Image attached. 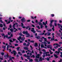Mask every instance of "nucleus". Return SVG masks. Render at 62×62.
<instances>
[{
  "label": "nucleus",
  "mask_w": 62,
  "mask_h": 62,
  "mask_svg": "<svg viewBox=\"0 0 62 62\" xmlns=\"http://www.w3.org/2000/svg\"><path fill=\"white\" fill-rule=\"evenodd\" d=\"M10 30L12 33L13 32V29L12 28L11 29H10Z\"/></svg>",
  "instance_id": "nucleus-17"
},
{
  "label": "nucleus",
  "mask_w": 62,
  "mask_h": 62,
  "mask_svg": "<svg viewBox=\"0 0 62 62\" xmlns=\"http://www.w3.org/2000/svg\"><path fill=\"white\" fill-rule=\"evenodd\" d=\"M55 53H56V54H60V52H58L57 51H56L55 52Z\"/></svg>",
  "instance_id": "nucleus-21"
},
{
  "label": "nucleus",
  "mask_w": 62,
  "mask_h": 62,
  "mask_svg": "<svg viewBox=\"0 0 62 62\" xmlns=\"http://www.w3.org/2000/svg\"><path fill=\"white\" fill-rule=\"evenodd\" d=\"M38 24L39 25H43V24H42V23L40 22H39L38 23Z\"/></svg>",
  "instance_id": "nucleus-19"
},
{
  "label": "nucleus",
  "mask_w": 62,
  "mask_h": 62,
  "mask_svg": "<svg viewBox=\"0 0 62 62\" xmlns=\"http://www.w3.org/2000/svg\"><path fill=\"white\" fill-rule=\"evenodd\" d=\"M48 39H51V37H48Z\"/></svg>",
  "instance_id": "nucleus-64"
},
{
  "label": "nucleus",
  "mask_w": 62,
  "mask_h": 62,
  "mask_svg": "<svg viewBox=\"0 0 62 62\" xmlns=\"http://www.w3.org/2000/svg\"><path fill=\"white\" fill-rule=\"evenodd\" d=\"M1 54L2 55H4L5 54L3 53H1Z\"/></svg>",
  "instance_id": "nucleus-47"
},
{
  "label": "nucleus",
  "mask_w": 62,
  "mask_h": 62,
  "mask_svg": "<svg viewBox=\"0 0 62 62\" xmlns=\"http://www.w3.org/2000/svg\"><path fill=\"white\" fill-rule=\"evenodd\" d=\"M19 35L20 36H23V34H22V33L21 32H20V33H19Z\"/></svg>",
  "instance_id": "nucleus-46"
},
{
  "label": "nucleus",
  "mask_w": 62,
  "mask_h": 62,
  "mask_svg": "<svg viewBox=\"0 0 62 62\" xmlns=\"http://www.w3.org/2000/svg\"><path fill=\"white\" fill-rule=\"evenodd\" d=\"M57 25L58 26H61V25L60 24L58 23L57 24Z\"/></svg>",
  "instance_id": "nucleus-59"
},
{
  "label": "nucleus",
  "mask_w": 62,
  "mask_h": 62,
  "mask_svg": "<svg viewBox=\"0 0 62 62\" xmlns=\"http://www.w3.org/2000/svg\"><path fill=\"white\" fill-rule=\"evenodd\" d=\"M21 27H22L23 26H24V25H23V23H21Z\"/></svg>",
  "instance_id": "nucleus-25"
},
{
  "label": "nucleus",
  "mask_w": 62,
  "mask_h": 62,
  "mask_svg": "<svg viewBox=\"0 0 62 62\" xmlns=\"http://www.w3.org/2000/svg\"><path fill=\"white\" fill-rule=\"evenodd\" d=\"M23 45L24 46H26V43H23Z\"/></svg>",
  "instance_id": "nucleus-48"
},
{
  "label": "nucleus",
  "mask_w": 62,
  "mask_h": 62,
  "mask_svg": "<svg viewBox=\"0 0 62 62\" xmlns=\"http://www.w3.org/2000/svg\"><path fill=\"white\" fill-rule=\"evenodd\" d=\"M9 27L10 28H11V27H12V25L11 24H10L9 26Z\"/></svg>",
  "instance_id": "nucleus-44"
},
{
  "label": "nucleus",
  "mask_w": 62,
  "mask_h": 62,
  "mask_svg": "<svg viewBox=\"0 0 62 62\" xmlns=\"http://www.w3.org/2000/svg\"><path fill=\"white\" fill-rule=\"evenodd\" d=\"M44 54H46V56H48V54H47V53H46V52H45L44 53Z\"/></svg>",
  "instance_id": "nucleus-45"
},
{
  "label": "nucleus",
  "mask_w": 62,
  "mask_h": 62,
  "mask_svg": "<svg viewBox=\"0 0 62 62\" xmlns=\"http://www.w3.org/2000/svg\"><path fill=\"white\" fill-rule=\"evenodd\" d=\"M10 23V21H8L7 23H6L7 24H8V23Z\"/></svg>",
  "instance_id": "nucleus-42"
},
{
  "label": "nucleus",
  "mask_w": 62,
  "mask_h": 62,
  "mask_svg": "<svg viewBox=\"0 0 62 62\" xmlns=\"http://www.w3.org/2000/svg\"><path fill=\"white\" fill-rule=\"evenodd\" d=\"M54 22V20H52L50 21V23L49 24V25L51 27H52L53 26V24H53V22Z\"/></svg>",
  "instance_id": "nucleus-4"
},
{
  "label": "nucleus",
  "mask_w": 62,
  "mask_h": 62,
  "mask_svg": "<svg viewBox=\"0 0 62 62\" xmlns=\"http://www.w3.org/2000/svg\"><path fill=\"white\" fill-rule=\"evenodd\" d=\"M35 22L36 23H38V20H36L35 21Z\"/></svg>",
  "instance_id": "nucleus-62"
},
{
  "label": "nucleus",
  "mask_w": 62,
  "mask_h": 62,
  "mask_svg": "<svg viewBox=\"0 0 62 62\" xmlns=\"http://www.w3.org/2000/svg\"><path fill=\"white\" fill-rule=\"evenodd\" d=\"M11 32H8V35H10V34H11Z\"/></svg>",
  "instance_id": "nucleus-37"
},
{
  "label": "nucleus",
  "mask_w": 62,
  "mask_h": 62,
  "mask_svg": "<svg viewBox=\"0 0 62 62\" xmlns=\"http://www.w3.org/2000/svg\"><path fill=\"white\" fill-rule=\"evenodd\" d=\"M54 57H55L56 58H58L59 57L57 55L55 54H54Z\"/></svg>",
  "instance_id": "nucleus-13"
},
{
  "label": "nucleus",
  "mask_w": 62,
  "mask_h": 62,
  "mask_svg": "<svg viewBox=\"0 0 62 62\" xmlns=\"http://www.w3.org/2000/svg\"><path fill=\"white\" fill-rule=\"evenodd\" d=\"M37 28H38L39 29H40V27H39V26H37Z\"/></svg>",
  "instance_id": "nucleus-52"
},
{
  "label": "nucleus",
  "mask_w": 62,
  "mask_h": 62,
  "mask_svg": "<svg viewBox=\"0 0 62 62\" xmlns=\"http://www.w3.org/2000/svg\"><path fill=\"white\" fill-rule=\"evenodd\" d=\"M22 28L24 29H25V28H26V29H28V28H29L28 29L29 31H30L31 30V27H30V26H27V27H26L23 26H22Z\"/></svg>",
  "instance_id": "nucleus-2"
},
{
  "label": "nucleus",
  "mask_w": 62,
  "mask_h": 62,
  "mask_svg": "<svg viewBox=\"0 0 62 62\" xmlns=\"http://www.w3.org/2000/svg\"><path fill=\"white\" fill-rule=\"evenodd\" d=\"M48 33L47 34V36H50L51 35V33L49 32H48Z\"/></svg>",
  "instance_id": "nucleus-33"
},
{
  "label": "nucleus",
  "mask_w": 62,
  "mask_h": 62,
  "mask_svg": "<svg viewBox=\"0 0 62 62\" xmlns=\"http://www.w3.org/2000/svg\"><path fill=\"white\" fill-rule=\"evenodd\" d=\"M58 48V46H56L55 47H54V48H55V49H57V48Z\"/></svg>",
  "instance_id": "nucleus-41"
},
{
  "label": "nucleus",
  "mask_w": 62,
  "mask_h": 62,
  "mask_svg": "<svg viewBox=\"0 0 62 62\" xmlns=\"http://www.w3.org/2000/svg\"><path fill=\"white\" fill-rule=\"evenodd\" d=\"M6 56L7 58H8L9 56H8V53L6 55H5L4 56L5 57H6Z\"/></svg>",
  "instance_id": "nucleus-15"
},
{
  "label": "nucleus",
  "mask_w": 62,
  "mask_h": 62,
  "mask_svg": "<svg viewBox=\"0 0 62 62\" xmlns=\"http://www.w3.org/2000/svg\"><path fill=\"white\" fill-rule=\"evenodd\" d=\"M54 25L55 26H57V24L56 23H54Z\"/></svg>",
  "instance_id": "nucleus-55"
},
{
  "label": "nucleus",
  "mask_w": 62,
  "mask_h": 62,
  "mask_svg": "<svg viewBox=\"0 0 62 62\" xmlns=\"http://www.w3.org/2000/svg\"><path fill=\"white\" fill-rule=\"evenodd\" d=\"M57 34L59 36V37H60V33H57Z\"/></svg>",
  "instance_id": "nucleus-54"
},
{
  "label": "nucleus",
  "mask_w": 62,
  "mask_h": 62,
  "mask_svg": "<svg viewBox=\"0 0 62 62\" xmlns=\"http://www.w3.org/2000/svg\"><path fill=\"white\" fill-rule=\"evenodd\" d=\"M35 58H39V56H36Z\"/></svg>",
  "instance_id": "nucleus-35"
},
{
  "label": "nucleus",
  "mask_w": 62,
  "mask_h": 62,
  "mask_svg": "<svg viewBox=\"0 0 62 62\" xmlns=\"http://www.w3.org/2000/svg\"><path fill=\"white\" fill-rule=\"evenodd\" d=\"M51 17H54V14H51Z\"/></svg>",
  "instance_id": "nucleus-34"
},
{
  "label": "nucleus",
  "mask_w": 62,
  "mask_h": 62,
  "mask_svg": "<svg viewBox=\"0 0 62 62\" xmlns=\"http://www.w3.org/2000/svg\"><path fill=\"white\" fill-rule=\"evenodd\" d=\"M31 18L32 19H34V17H33V16H31Z\"/></svg>",
  "instance_id": "nucleus-49"
},
{
  "label": "nucleus",
  "mask_w": 62,
  "mask_h": 62,
  "mask_svg": "<svg viewBox=\"0 0 62 62\" xmlns=\"http://www.w3.org/2000/svg\"><path fill=\"white\" fill-rule=\"evenodd\" d=\"M19 49H20V47H18L16 48V49H17V51H19Z\"/></svg>",
  "instance_id": "nucleus-23"
},
{
  "label": "nucleus",
  "mask_w": 62,
  "mask_h": 62,
  "mask_svg": "<svg viewBox=\"0 0 62 62\" xmlns=\"http://www.w3.org/2000/svg\"><path fill=\"white\" fill-rule=\"evenodd\" d=\"M41 47L42 48H44V45H43V44H42L41 45Z\"/></svg>",
  "instance_id": "nucleus-18"
},
{
  "label": "nucleus",
  "mask_w": 62,
  "mask_h": 62,
  "mask_svg": "<svg viewBox=\"0 0 62 62\" xmlns=\"http://www.w3.org/2000/svg\"><path fill=\"white\" fill-rule=\"evenodd\" d=\"M62 59H61L59 61V62H62Z\"/></svg>",
  "instance_id": "nucleus-53"
},
{
  "label": "nucleus",
  "mask_w": 62,
  "mask_h": 62,
  "mask_svg": "<svg viewBox=\"0 0 62 62\" xmlns=\"http://www.w3.org/2000/svg\"><path fill=\"white\" fill-rule=\"evenodd\" d=\"M30 55H27L26 56V57H30Z\"/></svg>",
  "instance_id": "nucleus-50"
},
{
  "label": "nucleus",
  "mask_w": 62,
  "mask_h": 62,
  "mask_svg": "<svg viewBox=\"0 0 62 62\" xmlns=\"http://www.w3.org/2000/svg\"><path fill=\"white\" fill-rule=\"evenodd\" d=\"M33 59H31L29 61V62H33Z\"/></svg>",
  "instance_id": "nucleus-36"
},
{
  "label": "nucleus",
  "mask_w": 62,
  "mask_h": 62,
  "mask_svg": "<svg viewBox=\"0 0 62 62\" xmlns=\"http://www.w3.org/2000/svg\"><path fill=\"white\" fill-rule=\"evenodd\" d=\"M31 21V20H28L27 21V22H30Z\"/></svg>",
  "instance_id": "nucleus-60"
},
{
  "label": "nucleus",
  "mask_w": 62,
  "mask_h": 62,
  "mask_svg": "<svg viewBox=\"0 0 62 62\" xmlns=\"http://www.w3.org/2000/svg\"><path fill=\"white\" fill-rule=\"evenodd\" d=\"M31 31L33 33H36V31H35V29L33 28H31Z\"/></svg>",
  "instance_id": "nucleus-5"
},
{
  "label": "nucleus",
  "mask_w": 62,
  "mask_h": 62,
  "mask_svg": "<svg viewBox=\"0 0 62 62\" xmlns=\"http://www.w3.org/2000/svg\"><path fill=\"white\" fill-rule=\"evenodd\" d=\"M36 38H37V39H39L40 38V37L39 36H38L37 37H35Z\"/></svg>",
  "instance_id": "nucleus-14"
},
{
  "label": "nucleus",
  "mask_w": 62,
  "mask_h": 62,
  "mask_svg": "<svg viewBox=\"0 0 62 62\" xmlns=\"http://www.w3.org/2000/svg\"><path fill=\"white\" fill-rule=\"evenodd\" d=\"M48 30V32H50V31H52V30L51 29H49V30Z\"/></svg>",
  "instance_id": "nucleus-40"
},
{
  "label": "nucleus",
  "mask_w": 62,
  "mask_h": 62,
  "mask_svg": "<svg viewBox=\"0 0 62 62\" xmlns=\"http://www.w3.org/2000/svg\"><path fill=\"white\" fill-rule=\"evenodd\" d=\"M6 47V46H2V48H4V50H5V48Z\"/></svg>",
  "instance_id": "nucleus-26"
},
{
  "label": "nucleus",
  "mask_w": 62,
  "mask_h": 62,
  "mask_svg": "<svg viewBox=\"0 0 62 62\" xmlns=\"http://www.w3.org/2000/svg\"><path fill=\"white\" fill-rule=\"evenodd\" d=\"M25 37H21V39L22 41H24V40H25Z\"/></svg>",
  "instance_id": "nucleus-11"
},
{
  "label": "nucleus",
  "mask_w": 62,
  "mask_h": 62,
  "mask_svg": "<svg viewBox=\"0 0 62 62\" xmlns=\"http://www.w3.org/2000/svg\"><path fill=\"white\" fill-rule=\"evenodd\" d=\"M42 51L43 52H46V51L45 50V49H43L42 50Z\"/></svg>",
  "instance_id": "nucleus-56"
},
{
  "label": "nucleus",
  "mask_w": 62,
  "mask_h": 62,
  "mask_svg": "<svg viewBox=\"0 0 62 62\" xmlns=\"http://www.w3.org/2000/svg\"><path fill=\"white\" fill-rule=\"evenodd\" d=\"M40 25V28H42L43 27H44V26H43L42 25Z\"/></svg>",
  "instance_id": "nucleus-38"
},
{
  "label": "nucleus",
  "mask_w": 62,
  "mask_h": 62,
  "mask_svg": "<svg viewBox=\"0 0 62 62\" xmlns=\"http://www.w3.org/2000/svg\"><path fill=\"white\" fill-rule=\"evenodd\" d=\"M42 57H45V54H44V55H42Z\"/></svg>",
  "instance_id": "nucleus-57"
},
{
  "label": "nucleus",
  "mask_w": 62,
  "mask_h": 62,
  "mask_svg": "<svg viewBox=\"0 0 62 62\" xmlns=\"http://www.w3.org/2000/svg\"><path fill=\"white\" fill-rule=\"evenodd\" d=\"M54 26H53V27L52 28V29L53 30V31H54V30H55L54 29Z\"/></svg>",
  "instance_id": "nucleus-32"
},
{
  "label": "nucleus",
  "mask_w": 62,
  "mask_h": 62,
  "mask_svg": "<svg viewBox=\"0 0 62 62\" xmlns=\"http://www.w3.org/2000/svg\"><path fill=\"white\" fill-rule=\"evenodd\" d=\"M13 52L14 53V55L15 56L16 55V51L15 50H13Z\"/></svg>",
  "instance_id": "nucleus-10"
},
{
  "label": "nucleus",
  "mask_w": 62,
  "mask_h": 62,
  "mask_svg": "<svg viewBox=\"0 0 62 62\" xmlns=\"http://www.w3.org/2000/svg\"><path fill=\"white\" fill-rule=\"evenodd\" d=\"M9 41H10L11 43H12V42H13V41L11 39H9Z\"/></svg>",
  "instance_id": "nucleus-22"
},
{
  "label": "nucleus",
  "mask_w": 62,
  "mask_h": 62,
  "mask_svg": "<svg viewBox=\"0 0 62 62\" xmlns=\"http://www.w3.org/2000/svg\"><path fill=\"white\" fill-rule=\"evenodd\" d=\"M44 39L45 40L44 41L45 42H47V39L46 38H44Z\"/></svg>",
  "instance_id": "nucleus-16"
},
{
  "label": "nucleus",
  "mask_w": 62,
  "mask_h": 62,
  "mask_svg": "<svg viewBox=\"0 0 62 62\" xmlns=\"http://www.w3.org/2000/svg\"><path fill=\"white\" fill-rule=\"evenodd\" d=\"M39 59H40L39 60V61H42V60H44V59H45L44 58H42L41 57H40Z\"/></svg>",
  "instance_id": "nucleus-8"
},
{
  "label": "nucleus",
  "mask_w": 62,
  "mask_h": 62,
  "mask_svg": "<svg viewBox=\"0 0 62 62\" xmlns=\"http://www.w3.org/2000/svg\"><path fill=\"white\" fill-rule=\"evenodd\" d=\"M24 49H25V50H28V52H30V50H28V49H29V48L28 47H25L23 48Z\"/></svg>",
  "instance_id": "nucleus-7"
},
{
  "label": "nucleus",
  "mask_w": 62,
  "mask_h": 62,
  "mask_svg": "<svg viewBox=\"0 0 62 62\" xmlns=\"http://www.w3.org/2000/svg\"><path fill=\"white\" fill-rule=\"evenodd\" d=\"M38 46L37 43H36L35 45V47H38Z\"/></svg>",
  "instance_id": "nucleus-24"
},
{
  "label": "nucleus",
  "mask_w": 62,
  "mask_h": 62,
  "mask_svg": "<svg viewBox=\"0 0 62 62\" xmlns=\"http://www.w3.org/2000/svg\"><path fill=\"white\" fill-rule=\"evenodd\" d=\"M53 38L51 39V41L53 40V38H54V35H53Z\"/></svg>",
  "instance_id": "nucleus-29"
},
{
  "label": "nucleus",
  "mask_w": 62,
  "mask_h": 62,
  "mask_svg": "<svg viewBox=\"0 0 62 62\" xmlns=\"http://www.w3.org/2000/svg\"><path fill=\"white\" fill-rule=\"evenodd\" d=\"M25 51H24V50H23L22 52V53L23 54H24L25 53Z\"/></svg>",
  "instance_id": "nucleus-39"
},
{
  "label": "nucleus",
  "mask_w": 62,
  "mask_h": 62,
  "mask_svg": "<svg viewBox=\"0 0 62 62\" xmlns=\"http://www.w3.org/2000/svg\"><path fill=\"white\" fill-rule=\"evenodd\" d=\"M53 40L55 41H58V40H57V39H54V38H53Z\"/></svg>",
  "instance_id": "nucleus-30"
},
{
  "label": "nucleus",
  "mask_w": 62,
  "mask_h": 62,
  "mask_svg": "<svg viewBox=\"0 0 62 62\" xmlns=\"http://www.w3.org/2000/svg\"><path fill=\"white\" fill-rule=\"evenodd\" d=\"M15 46L16 47V46H19V44H15Z\"/></svg>",
  "instance_id": "nucleus-28"
},
{
  "label": "nucleus",
  "mask_w": 62,
  "mask_h": 62,
  "mask_svg": "<svg viewBox=\"0 0 62 62\" xmlns=\"http://www.w3.org/2000/svg\"><path fill=\"white\" fill-rule=\"evenodd\" d=\"M47 48H50L51 50H52V46L51 45H48L47 46Z\"/></svg>",
  "instance_id": "nucleus-6"
},
{
  "label": "nucleus",
  "mask_w": 62,
  "mask_h": 62,
  "mask_svg": "<svg viewBox=\"0 0 62 62\" xmlns=\"http://www.w3.org/2000/svg\"><path fill=\"white\" fill-rule=\"evenodd\" d=\"M13 41H14L15 40H17L16 39H13Z\"/></svg>",
  "instance_id": "nucleus-61"
},
{
  "label": "nucleus",
  "mask_w": 62,
  "mask_h": 62,
  "mask_svg": "<svg viewBox=\"0 0 62 62\" xmlns=\"http://www.w3.org/2000/svg\"><path fill=\"white\" fill-rule=\"evenodd\" d=\"M3 25L2 24H0V27H3Z\"/></svg>",
  "instance_id": "nucleus-27"
},
{
  "label": "nucleus",
  "mask_w": 62,
  "mask_h": 62,
  "mask_svg": "<svg viewBox=\"0 0 62 62\" xmlns=\"http://www.w3.org/2000/svg\"><path fill=\"white\" fill-rule=\"evenodd\" d=\"M22 33L23 34H25L26 35H27L26 36V37L28 38L30 37V34L28 33V31H23Z\"/></svg>",
  "instance_id": "nucleus-1"
},
{
  "label": "nucleus",
  "mask_w": 62,
  "mask_h": 62,
  "mask_svg": "<svg viewBox=\"0 0 62 62\" xmlns=\"http://www.w3.org/2000/svg\"><path fill=\"white\" fill-rule=\"evenodd\" d=\"M21 38H22V37H21V36H19V38H17V39L19 40V41H20V39H21Z\"/></svg>",
  "instance_id": "nucleus-12"
},
{
  "label": "nucleus",
  "mask_w": 62,
  "mask_h": 62,
  "mask_svg": "<svg viewBox=\"0 0 62 62\" xmlns=\"http://www.w3.org/2000/svg\"><path fill=\"white\" fill-rule=\"evenodd\" d=\"M31 58H32V57H33V58H35V55H33L32 56H31Z\"/></svg>",
  "instance_id": "nucleus-20"
},
{
  "label": "nucleus",
  "mask_w": 62,
  "mask_h": 62,
  "mask_svg": "<svg viewBox=\"0 0 62 62\" xmlns=\"http://www.w3.org/2000/svg\"><path fill=\"white\" fill-rule=\"evenodd\" d=\"M31 26H32V27H35V25H34L33 24L31 25Z\"/></svg>",
  "instance_id": "nucleus-63"
},
{
  "label": "nucleus",
  "mask_w": 62,
  "mask_h": 62,
  "mask_svg": "<svg viewBox=\"0 0 62 62\" xmlns=\"http://www.w3.org/2000/svg\"><path fill=\"white\" fill-rule=\"evenodd\" d=\"M31 53L34 54V50H32V52H31Z\"/></svg>",
  "instance_id": "nucleus-51"
},
{
  "label": "nucleus",
  "mask_w": 62,
  "mask_h": 62,
  "mask_svg": "<svg viewBox=\"0 0 62 62\" xmlns=\"http://www.w3.org/2000/svg\"><path fill=\"white\" fill-rule=\"evenodd\" d=\"M42 23L43 25H46V23H45L44 22H43Z\"/></svg>",
  "instance_id": "nucleus-31"
},
{
  "label": "nucleus",
  "mask_w": 62,
  "mask_h": 62,
  "mask_svg": "<svg viewBox=\"0 0 62 62\" xmlns=\"http://www.w3.org/2000/svg\"><path fill=\"white\" fill-rule=\"evenodd\" d=\"M13 34L12 33H11V35L10 36V37H13Z\"/></svg>",
  "instance_id": "nucleus-43"
},
{
  "label": "nucleus",
  "mask_w": 62,
  "mask_h": 62,
  "mask_svg": "<svg viewBox=\"0 0 62 62\" xmlns=\"http://www.w3.org/2000/svg\"><path fill=\"white\" fill-rule=\"evenodd\" d=\"M44 32H43L42 34L41 33H39V35H44V33L46 32V31L44 30L43 31Z\"/></svg>",
  "instance_id": "nucleus-9"
},
{
  "label": "nucleus",
  "mask_w": 62,
  "mask_h": 62,
  "mask_svg": "<svg viewBox=\"0 0 62 62\" xmlns=\"http://www.w3.org/2000/svg\"><path fill=\"white\" fill-rule=\"evenodd\" d=\"M30 42H32V43H34V41L31 40L30 41Z\"/></svg>",
  "instance_id": "nucleus-58"
},
{
  "label": "nucleus",
  "mask_w": 62,
  "mask_h": 62,
  "mask_svg": "<svg viewBox=\"0 0 62 62\" xmlns=\"http://www.w3.org/2000/svg\"><path fill=\"white\" fill-rule=\"evenodd\" d=\"M21 21L22 23H25L26 22V20L24 17H23L22 19L21 20Z\"/></svg>",
  "instance_id": "nucleus-3"
}]
</instances>
